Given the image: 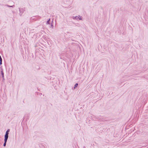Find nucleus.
Wrapping results in <instances>:
<instances>
[{"label":"nucleus","mask_w":148,"mask_h":148,"mask_svg":"<svg viewBox=\"0 0 148 148\" xmlns=\"http://www.w3.org/2000/svg\"><path fill=\"white\" fill-rule=\"evenodd\" d=\"M19 15L20 16H21L22 14L25 11V8H19Z\"/></svg>","instance_id":"1"},{"label":"nucleus","mask_w":148,"mask_h":148,"mask_svg":"<svg viewBox=\"0 0 148 148\" xmlns=\"http://www.w3.org/2000/svg\"><path fill=\"white\" fill-rule=\"evenodd\" d=\"M10 130L9 129L7 130L5 134V135L4 138H8L9 132H10Z\"/></svg>","instance_id":"2"},{"label":"nucleus","mask_w":148,"mask_h":148,"mask_svg":"<svg viewBox=\"0 0 148 148\" xmlns=\"http://www.w3.org/2000/svg\"><path fill=\"white\" fill-rule=\"evenodd\" d=\"M1 74L2 78V82H3L5 80L4 77V73L3 72V69H1Z\"/></svg>","instance_id":"3"},{"label":"nucleus","mask_w":148,"mask_h":148,"mask_svg":"<svg viewBox=\"0 0 148 148\" xmlns=\"http://www.w3.org/2000/svg\"><path fill=\"white\" fill-rule=\"evenodd\" d=\"M73 19H76V20L79 19L80 20H81L82 19L81 17L80 16H73Z\"/></svg>","instance_id":"4"},{"label":"nucleus","mask_w":148,"mask_h":148,"mask_svg":"<svg viewBox=\"0 0 148 148\" xmlns=\"http://www.w3.org/2000/svg\"><path fill=\"white\" fill-rule=\"evenodd\" d=\"M8 139V138H4V142L3 145V146L4 147H5L6 146Z\"/></svg>","instance_id":"5"},{"label":"nucleus","mask_w":148,"mask_h":148,"mask_svg":"<svg viewBox=\"0 0 148 148\" xmlns=\"http://www.w3.org/2000/svg\"><path fill=\"white\" fill-rule=\"evenodd\" d=\"M2 5H3L5 7H12V8H13V7H14L15 6L14 5H11V6H10V5H3V4H2Z\"/></svg>","instance_id":"6"},{"label":"nucleus","mask_w":148,"mask_h":148,"mask_svg":"<svg viewBox=\"0 0 148 148\" xmlns=\"http://www.w3.org/2000/svg\"><path fill=\"white\" fill-rule=\"evenodd\" d=\"M50 18H49L48 20L47 21V23L46 24H50Z\"/></svg>","instance_id":"7"},{"label":"nucleus","mask_w":148,"mask_h":148,"mask_svg":"<svg viewBox=\"0 0 148 148\" xmlns=\"http://www.w3.org/2000/svg\"><path fill=\"white\" fill-rule=\"evenodd\" d=\"M78 85V83H76L74 85V88L75 89V88H76L77 86Z\"/></svg>","instance_id":"8"},{"label":"nucleus","mask_w":148,"mask_h":148,"mask_svg":"<svg viewBox=\"0 0 148 148\" xmlns=\"http://www.w3.org/2000/svg\"><path fill=\"white\" fill-rule=\"evenodd\" d=\"M50 27L52 29L53 28V24H52V23H51V25H50Z\"/></svg>","instance_id":"9"},{"label":"nucleus","mask_w":148,"mask_h":148,"mask_svg":"<svg viewBox=\"0 0 148 148\" xmlns=\"http://www.w3.org/2000/svg\"><path fill=\"white\" fill-rule=\"evenodd\" d=\"M2 61H0V65L2 64Z\"/></svg>","instance_id":"10"},{"label":"nucleus","mask_w":148,"mask_h":148,"mask_svg":"<svg viewBox=\"0 0 148 148\" xmlns=\"http://www.w3.org/2000/svg\"><path fill=\"white\" fill-rule=\"evenodd\" d=\"M1 60L2 61V59L1 56L0 55V61Z\"/></svg>","instance_id":"11"},{"label":"nucleus","mask_w":148,"mask_h":148,"mask_svg":"<svg viewBox=\"0 0 148 148\" xmlns=\"http://www.w3.org/2000/svg\"><path fill=\"white\" fill-rule=\"evenodd\" d=\"M39 17V18H40V17L39 16H38Z\"/></svg>","instance_id":"12"},{"label":"nucleus","mask_w":148,"mask_h":148,"mask_svg":"<svg viewBox=\"0 0 148 148\" xmlns=\"http://www.w3.org/2000/svg\"><path fill=\"white\" fill-rule=\"evenodd\" d=\"M42 95V93H41L40 94V95Z\"/></svg>","instance_id":"13"},{"label":"nucleus","mask_w":148,"mask_h":148,"mask_svg":"<svg viewBox=\"0 0 148 148\" xmlns=\"http://www.w3.org/2000/svg\"><path fill=\"white\" fill-rule=\"evenodd\" d=\"M53 20H52V23H53Z\"/></svg>","instance_id":"14"},{"label":"nucleus","mask_w":148,"mask_h":148,"mask_svg":"<svg viewBox=\"0 0 148 148\" xmlns=\"http://www.w3.org/2000/svg\"><path fill=\"white\" fill-rule=\"evenodd\" d=\"M32 54V57H34V56L33 55V54Z\"/></svg>","instance_id":"15"},{"label":"nucleus","mask_w":148,"mask_h":148,"mask_svg":"<svg viewBox=\"0 0 148 148\" xmlns=\"http://www.w3.org/2000/svg\"><path fill=\"white\" fill-rule=\"evenodd\" d=\"M83 148H85V146H84Z\"/></svg>","instance_id":"16"}]
</instances>
